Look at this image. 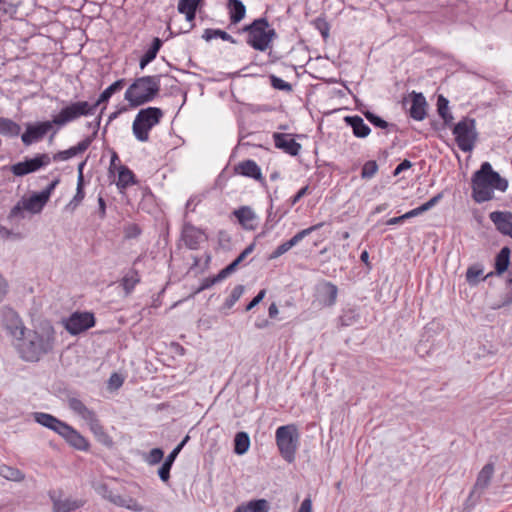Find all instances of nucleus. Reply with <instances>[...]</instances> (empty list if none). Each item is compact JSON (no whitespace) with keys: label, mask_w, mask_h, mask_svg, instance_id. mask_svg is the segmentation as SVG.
Instances as JSON below:
<instances>
[{"label":"nucleus","mask_w":512,"mask_h":512,"mask_svg":"<svg viewBox=\"0 0 512 512\" xmlns=\"http://www.w3.org/2000/svg\"><path fill=\"white\" fill-rule=\"evenodd\" d=\"M234 172L235 174L252 178L255 181H258L262 186L266 185V180L262 175L261 168L252 159H246L239 162L234 166Z\"/></svg>","instance_id":"nucleus-18"},{"label":"nucleus","mask_w":512,"mask_h":512,"mask_svg":"<svg viewBox=\"0 0 512 512\" xmlns=\"http://www.w3.org/2000/svg\"><path fill=\"white\" fill-rule=\"evenodd\" d=\"M50 162L51 158L47 153L37 154L34 158H26L22 162L11 165L10 171L15 176L22 177L47 166Z\"/></svg>","instance_id":"nucleus-12"},{"label":"nucleus","mask_w":512,"mask_h":512,"mask_svg":"<svg viewBox=\"0 0 512 512\" xmlns=\"http://www.w3.org/2000/svg\"><path fill=\"white\" fill-rule=\"evenodd\" d=\"M318 291L321 302L325 306L330 307L336 303L338 288L335 284L329 281H324L319 285Z\"/></svg>","instance_id":"nucleus-25"},{"label":"nucleus","mask_w":512,"mask_h":512,"mask_svg":"<svg viewBox=\"0 0 512 512\" xmlns=\"http://www.w3.org/2000/svg\"><path fill=\"white\" fill-rule=\"evenodd\" d=\"M142 233L141 227L136 223L127 224L124 227V237L125 239H135L139 237Z\"/></svg>","instance_id":"nucleus-49"},{"label":"nucleus","mask_w":512,"mask_h":512,"mask_svg":"<svg viewBox=\"0 0 512 512\" xmlns=\"http://www.w3.org/2000/svg\"><path fill=\"white\" fill-rule=\"evenodd\" d=\"M161 75L136 78L127 88L124 98L129 106L136 108L153 101L160 92Z\"/></svg>","instance_id":"nucleus-5"},{"label":"nucleus","mask_w":512,"mask_h":512,"mask_svg":"<svg viewBox=\"0 0 512 512\" xmlns=\"http://www.w3.org/2000/svg\"><path fill=\"white\" fill-rule=\"evenodd\" d=\"M266 290L262 289L258 292V294L247 304L245 311L252 310L255 306H257L265 297Z\"/></svg>","instance_id":"nucleus-55"},{"label":"nucleus","mask_w":512,"mask_h":512,"mask_svg":"<svg viewBox=\"0 0 512 512\" xmlns=\"http://www.w3.org/2000/svg\"><path fill=\"white\" fill-rule=\"evenodd\" d=\"M483 274V270L478 266H471L466 271V280L470 284H476L478 282V278Z\"/></svg>","instance_id":"nucleus-50"},{"label":"nucleus","mask_w":512,"mask_h":512,"mask_svg":"<svg viewBox=\"0 0 512 512\" xmlns=\"http://www.w3.org/2000/svg\"><path fill=\"white\" fill-rule=\"evenodd\" d=\"M233 214L244 229H256L257 225L254 223L256 215L250 207L242 206L239 209L234 210Z\"/></svg>","instance_id":"nucleus-26"},{"label":"nucleus","mask_w":512,"mask_h":512,"mask_svg":"<svg viewBox=\"0 0 512 512\" xmlns=\"http://www.w3.org/2000/svg\"><path fill=\"white\" fill-rule=\"evenodd\" d=\"M274 145L291 156H297L301 150V144L296 142L290 134L274 133Z\"/></svg>","instance_id":"nucleus-20"},{"label":"nucleus","mask_w":512,"mask_h":512,"mask_svg":"<svg viewBox=\"0 0 512 512\" xmlns=\"http://www.w3.org/2000/svg\"><path fill=\"white\" fill-rule=\"evenodd\" d=\"M311 24L314 26L316 30H318L324 41H327L330 35L331 25L327 21L326 17L321 15L314 20H312Z\"/></svg>","instance_id":"nucleus-42"},{"label":"nucleus","mask_w":512,"mask_h":512,"mask_svg":"<svg viewBox=\"0 0 512 512\" xmlns=\"http://www.w3.org/2000/svg\"><path fill=\"white\" fill-rule=\"evenodd\" d=\"M0 475L7 480L15 482H21L25 479V474L21 470L8 465L0 466Z\"/></svg>","instance_id":"nucleus-40"},{"label":"nucleus","mask_w":512,"mask_h":512,"mask_svg":"<svg viewBox=\"0 0 512 512\" xmlns=\"http://www.w3.org/2000/svg\"><path fill=\"white\" fill-rule=\"evenodd\" d=\"M98 215L101 219L106 217V202L102 196L98 197Z\"/></svg>","instance_id":"nucleus-60"},{"label":"nucleus","mask_w":512,"mask_h":512,"mask_svg":"<svg viewBox=\"0 0 512 512\" xmlns=\"http://www.w3.org/2000/svg\"><path fill=\"white\" fill-rule=\"evenodd\" d=\"M237 33L245 34L246 44L260 52L272 49L273 42L278 38L276 30L267 17L255 18L249 24L239 28Z\"/></svg>","instance_id":"nucleus-3"},{"label":"nucleus","mask_w":512,"mask_h":512,"mask_svg":"<svg viewBox=\"0 0 512 512\" xmlns=\"http://www.w3.org/2000/svg\"><path fill=\"white\" fill-rule=\"evenodd\" d=\"M8 293V282L0 274V303L4 300Z\"/></svg>","instance_id":"nucleus-59"},{"label":"nucleus","mask_w":512,"mask_h":512,"mask_svg":"<svg viewBox=\"0 0 512 512\" xmlns=\"http://www.w3.org/2000/svg\"><path fill=\"white\" fill-rule=\"evenodd\" d=\"M21 131L19 124L9 118L0 117V134L4 136L15 137Z\"/></svg>","instance_id":"nucleus-36"},{"label":"nucleus","mask_w":512,"mask_h":512,"mask_svg":"<svg viewBox=\"0 0 512 512\" xmlns=\"http://www.w3.org/2000/svg\"><path fill=\"white\" fill-rule=\"evenodd\" d=\"M162 45L163 41L160 38H153L150 47L145 51V53L139 60V67L141 70H143L149 63H151L156 58Z\"/></svg>","instance_id":"nucleus-28"},{"label":"nucleus","mask_w":512,"mask_h":512,"mask_svg":"<svg viewBox=\"0 0 512 512\" xmlns=\"http://www.w3.org/2000/svg\"><path fill=\"white\" fill-rule=\"evenodd\" d=\"M244 293V286L243 285H236L230 296L225 300L222 309L229 310L231 309L235 303L241 298V296Z\"/></svg>","instance_id":"nucleus-43"},{"label":"nucleus","mask_w":512,"mask_h":512,"mask_svg":"<svg viewBox=\"0 0 512 512\" xmlns=\"http://www.w3.org/2000/svg\"><path fill=\"white\" fill-rule=\"evenodd\" d=\"M422 209L419 207L415 208V209H412L408 212H406L405 214L401 215L402 216V219L403 221L407 220V219H410V218H413V217H416L420 214H422Z\"/></svg>","instance_id":"nucleus-61"},{"label":"nucleus","mask_w":512,"mask_h":512,"mask_svg":"<svg viewBox=\"0 0 512 512\" xmlns=\"http://www.w3.org/2000/svg\"><path fill=\"white\" fill-rule=\"evenodd\" d=\"M378 171V164L375 160L367 161L361 170V177L363 179H371Z\"/></svg>","instance_id":"nucleus-47"},{"label":"nucleus","mask_w":512,"mask_h":512,"mask_svg":"<svg viewBox=\"0 0 512 512\" xmlns=\"http://www.w3.org/2000/svg\"><path fill=\"white\" fill-rule=\"evenodd\" d=\"M227 277V274L222 269L217 275L203 279L200 286L194 291V294H198L206 289H209L210 287H212L216 283L221 282Z\"/></svg>","instance_id":"nucleus-41"},{"label":"nucleus","mask_w":512,"mask_h":512,"mask_svg":"<svg viewBox=\"0 0 512 512\" xmlns=\"http://www.w3.org/2000/svg\"><path fill=\"white\" fill-rule=\"evenodd\" d=\"M163 457H164V452L161 448H153L152 450H150V452L145 457V461L149 465L153 466V465L160 463L162 461Z\"/></svg>","instance_id":"nucleus-48"},{"label":"nucleus","mask_w":512,"mask_h":512,"mask_svg":"<svg viewBox=\"0 0 512 512\" xmlns=\"http://www.w3.org/2000/svg\"><path fill=\"white\" fill-rule=\"evenodd\" d=\"M442 198H443L442 192L438 193L437 195L432 197L429 201L425 202L424 204H422L420 206V208L422 209V212L424 213V212L430 210L432 207H434L436 204H438Z\"/></svg>","instance_id":"nucleus-54"},{"label":"nucleus","mask_w":512,"mask_h":512,"mask_svg":"<svg viewBox=\"0 0 512 512\" xmlns=\"http://www.w3.org/2000/svg\"><path fill=\"white\" fill-rule=\"evenodd\" d=\"M62 490H49L48 496L53 504V512H74L84 505V501L77 499L62 500Z\"/></svg>","instance_id":"nucleus-15"},{"label":"nucleus","mask_w":512,"mask_h":512,"mask_svg":"<svg viewBox=\"0 0 512 512\" xmlns=\"http://www.w3.org/2000/svg\"><path fill=\"white\" fill-rule=\"evenodd\" d=\"M510 249L507 246L501 248L495 257V273L497 275L503 274L507 271L510 264Z\"/></svg>","instance_id":"nucleus-33"},{"label":"nucleus","mask_w":512,"mask_h":512,"mask_svg":"<svg viewBox=\"0 0 512 512\" xmlns=\"http://www.w3.org/2000/svg\"><path fill=\"white\" fill-rule=\"evenodd\" d=\"M59 182H60V180L58 178L53 180L44 190L41 191L42 195L49 200L53 190L55 189V187L58 185Z\"/></svg>","instance_id":"nucleus-58"},{"label":"nucleus","mask_w":512,"mask_h":512,"mask_svg":"<svg viewBox=\"0 0 512 512\" xmlns=\"http://www.w3.org/2000/svg\"><path fill=\"white\" fill-rule=\"evenodd\" d=\"M47 202L48 199L41 192L34 193L28 199L23 200V207L32 213H39Z\"/></svg>","instance_id":"nucleus-29"},{"label":"nucleus","mask_w":512,"mask_h":512,"mask_svg":"<svg viewBox=\"0 0 512 512\" xmlns=\"http://www.w3.org/2000/svg\"><path fill=\"white\" fill-rule=\"evenodd\" d=\"M412 167V163L408 159H404L393 171V176H398L401 172Z\"/></svg>","instance_id":"nucleus-56"},{"label":"nucleus","mask_w":512,"mask_h":512,"mask_svg":"<svg viewBox=\"0 0 512 512\" xmlns=\"http://www.w3.org/2000/svg\"><path fill=\"white\" fill-rule=\"evenodd\" d=\"M323 225H324V223H318V224L312 225V226H310V227H308L306 229H303V230L299 231L291 239H289L288 241H286V242L282 243L281 245H279L269 255L268 258L270 260H272V259H276V258L280 257L281 255H283L284 253L289 251L292 247L297 245L306 236L310 235L314 231L319 230Z\"/></svg>","instance_id":"nucleus-16"},{"label":"nucleus","mask_w":512,"mask_h":512,"mask_svg":"<svg viewBox=\"0 0 512 512\" xmlns=\"http://www.w3.org/2000/svg\"><path fill=\"white\" fill-rule=\"evenodd\" d=\"M204 5V0H179L177 9H199Z\"/></svg>","instance_id":"nucleus-51"},{"label":"nucleus","mask_w":512,"mask_h":512,"mask_svg":"<svg viewBox=\"0 0 512 512\" xmlns=\"http://www.w3.org/2000/svg\"><path fill=\"white\" fill-rule=\"evenodd\" d=\"M362 113L374 127L386 130L387 134L390 132H396L398 129L396 124L387 122L369 110L363 111Z\"/></svg>","instance_id":"nucleus-30"},{"label":"nucleus","mask_w":512,"mask_h":512,"mask_svg":"<svg viewBox=\"0 0 512 512\" xmlns=\"http://www.w3.org/2000/svg\"><path fill=\"white\" fill-rule=\"evenodd\" d=\"M84 186V179L82 177L81 179H77L76 194L74 195L72 200L66 205L65 209L67 211L73 212L81 204L85 197Z\"/></svg>","instance_id":"nucleus-38"},{"label":"nucleus","mask_w":512,"mask_h":512,"mask_svg":"<svg viewBox=\"0 0 512 512\" xmlns=\"http://www.w3.org/2000/svg\"><path fill=\"white\" fill-rule=\"evenodd\" d=\"M412 105L409 110L410 117L416 121H422L427 115V101L422 93H411Z\"/></svg>","instance_id":"nucleus-24"},{"label":"nucleus","mask_w":512,"mask_h":512,"mask_svg":"<svg viewBox=\"0 0 512 512\" xmlns=\"http://www.w3.org/2000/svg\"><path fill=\"white\" fill-rule=\"evenodd\" d=\"M32 416L36 423L54 431L75 449L80 451H87L89 449L90 444L88 440L66 422L45 412H34Z\"/></svg>","instance_id":"nucleus-4"},{"label":"nucleus","mask_w":512,"mask_h":512,"mask_svg":"<svg viewBox=\"0 0 512 512\" xmlns=\"http://www.w3.org/2000/svg\"><path fill=\"white\" fill-rule=\"evenodd\" d=\"M437 112L443 119L444 125L450 127L453 121V116L449 112V101L443 95H439L437 98Z\"/></svg>","instance_id":"nucleus-35"},{"label":"nucleus","mask_w":512,"mask_h":512,"mask_svg":"<svg viewBox=\"0 0 512 512\" xmlns=\"http://www.w3.org/2000/svg\"><path fill=\"white\" fill-rule=\"evenodd\" d=\"M100 122H101V116L99 115L95 120V124H94L95 131L91 136L86 137L85 139L80 141L76 146H73L67 150L59 151V152L55 153L53 155L52 159L54 161H65V160H68V159L78 155V154L84 153L89 148L92 141L94 140V137L96 136L97 130L100 126Z\"/></svg>","instance_id":"nucleus-14"},{"label":"nucleus","mask_w":512,"mask_h":512,"mask_svg":"<svg viewBox=\"0 0 512 512\" xmlns=\"http://www.w3.org/2000/svg\"><path fill=\"white\" fill-rule=\"evenodd\" d=\"M177 10L180 14L185 15L186 20L191 23L190 29L188 31L193 29L195 27L194 20L196 18V13H197L198 9H177Z\"/></svg>","instance_id":"nucleus-53"},{"label":"nucleus","mask_w":512,"mask_h":512,"mask_svg":"<svg viewBox=\"0 0 512 512\" xmlns=\"http://www.w3.org/2000/svg\"><path fill=\"white\" fill-rule=\"evenodd\" d=\"M226 9L229 16L228 29L239 24L246 16V6L241 0H227Z\"/></svg>","instance_id":"nucleus-21"},{"label":"nucleus","mask_w":512,"mask_h":512,"mask_svg":"<svg viewBox=\"0 0 512 512\" xmlns=\"http://www.w3.org/2000/svg\"><path fill=\"white\" fill-rule=\"evenodd\" d=\"M172 464L164 461L161 467L158 469V475L159 478L163 482H168L170 479V470H171Z\"/></svg>","instance_id":"nucleus-52"},{"label":"nucleus","mask_w":512,"mask_h":512,"mask_svg":"<svg viewBox=\"0 0 512 512\" xmlns=\"http://www.w3.org/2000/svg\"><path fill=\"white\" fill-rule=\"evenodd\" d=\"M164 113L158 107H147L141 109L132 124V131L135 138L141 142L149 140L150 130L160 123Z\"/></svg>","instance_id":"nucleus-8"},{"label":"nucleus","mask_w":512,"mask_h":512,"mask_svg":"<svg viewBox=\"0 0 512 512\" xmlns=\"http://www.w3.org/2000/svg\"><path fill=\"white\" fill-rule=\"evenodd\" d=\"M95 325V317L90 312H75L65 321V329L72 335H78Z\"/></svg>","instance_id":"nucleus-13"},{"label":"nucleus","mask_w":512,"mask_h":512,"mask_svg":"<svg viewBox=\"0 0 512 512\" xmlns=\"http://www.w3.org/2000/svg\"><path fill=\"white\" fill-rule=\"evenodd\" d=\"M298 512H312V501L310 498H305L302 501Z\"/></svg>","instance_id":"nucleus-62"},{"label":"nucleus","mask_w":512,"mask_h":512,"mask_svg":"<svg viewBox=\"0 0 512 512\" xmlns=\"http://www.w3.org/2000/svg\"><path fill=\"white\" fill-rule=\"evenodd\" d=\"M202 38L205 41H207V42H209V41H211L212 39H215V38H220L223 41H227V42H229L231 44H237L238 43V41L233 36H231L228 32H226L224 30H221V29L207 28V29L204 30Z\"/></svg>","instance_id":"nucleus-34"},{"label":"nucleus","mask_w":512,"mask_h":512,"mask_svg":"<svg viewBox=\"0 0 512 512\" xmlns=\"http://www.w3.org/2000/svg\"><path fill=\"white\" fill-rule=\"evenodd\" d=\"M254 249L255 243H251L236 257V259H234L229 265L223 268L227 276L235 272L239 264L243 262L245 258L254 251Z\"/></svg>","instance_id":"nucleus-39"},{"label":"nucleus","mask_w":512,"mask_h":512,"mask_svg":"<svg viewBox=\"0 0 512 512\" xmlns=\"http://www.w3.org/2000/svg\"><path fill=\"white\" fill-rule=\"evenodd\" d=\"M137 183L134 173L124 165L118 167V181L116 183L120 190L126 189L127 187Z\"/></svg>","instance_id":"nucleus-31"},{"label":"nucleus","mask_w":512,"mask_h":512,"mask_svg":"<svg viewBox=\"0 0 512 512\" xmlns=\"http://www.w3.org/2000/svg\"><path fill=\"white\" fill-rule=\"evenodd\" d=\"M250 447V437L248 433L240 431L234 438V453L237 455L245 454Z\"/></svg>","instance_id":"nucleus-37"},{"label":"nucleus","mask_w":512,"mask_h":512,"mask_svg":"<svg viewBox=\"0 0 512 512\" xmlns=\"http://www.w3.org/2000/svg\"><path fill=\"white\" fill-rule=\"evenodd\" d=\"M275 440L282 458L288 463L295 460L299 445V433L294 424L284 425L277 428Z\"/></svg>","instance_id":"nucleus-9"},{"label":"nucleus","mask_w":512,"mask_h":512,"mask_svg":"<svg viewBox=\"0 0 512 512\" xmlns=\"http://www.w3.org/2000/svg\"><path fill=\"white\" fill-rule=\"evenodd\" d=\"M3 325L15 338H20L24 335L25 327L17 312L10 307H3L1 310Z\"/></svg>","instance_id":"nucleus-17"},{"label":"nucleus","mask_w":512,"mask_h":512,"mask_svg":"<svg viewBox=\"0 0 512 512\" xmlns=\"http://www.w3.org/2000/svg\"><path fill=\"white\" fill-rule=\"evenodd\" d=\"M249 512H268L270 504L266 499H254L245 506Z\"/></svg>","instance_id":"nucleus-44"},{"label":"nucleus","mask_w":512,"mask_h":512,"mask_svg":"<svg viewBox=\"0 0 512 512\" xmlns=\"http://www.w3.org/2000/svg\"><path fill=\"white\" fill-rule=\"evenodd\" d=\"M268 315L270 318H275L278 315V308L275 303H272L268 308Z\"/></svg>","instance_id":"nucleus-64"},{"label":"nucleus","mask_w":512,"mask_h":512,"mask_svg":"<svg viewBox=\"0 0 512 512\" xmlns=\"http://www.w3.org/2000/svg\"><path fill=\"white\" fill-rule=\"evenodd\" d=\"M69 409L84 421L87 422L91 432L101 444L111 447L113 445L112 438L105 431L103 425L97 417V414L92 409H89L82 400L76 397H68L67 399Z\"/></svg>","instance_id":"nucleus-7"},{"label":"nucleus","mask_w":512,"mask_h":512,"mask_svg":"<svg viewBox=\"0 0 512 512\" xmlns=\"http://www.w3.org/2000/svg\"><path fill=\"white\" fill-rule=\"evenodd\" d=\"M70 111L69 106L66 105L57 115L53 116L52 120L27 125L25 132L21 136L22 142L29 146L34 142L40 141L53 126H56L51 135V138H53L60 128L76 120Z\"/></svg>","instance_id":"nucleus-6"},{"label":"nucleus","mask_w":512,"mask_h":512,"mask_svg":"<svg viewBox=\"0 0 512 512\" xmlns=\"http://www.w3.org/2000/svg\"><path fill=\"white\" fill-rule=\"evenodd\" d=\"M489 218L494 223L498 231L512 238L511 212L494 211L490 213Z\"/></svg>","instance_id":"nucleus-22"},{"label":"nucleus","mask_w":512,"mask_h":512,"mask_svg":"<svg viewBox=\"0 0 512 512\" xmlns=\"http://www.w3.org/2000/svg\"><path fill=\"white\" fill-rule=\"evenodd\" d=\"M140 274L137 269L131 268L122 278L121 286L126 295L132 293L136 285L140 282Z\"/></svg>","instance_id":"nucleus-32"},{"label":"nucleus","mask_w":512,"mask_h":512,"mask_svg":"<svg viewBox=\"0 0 512 512\" xmlns=\"http://www.w3.org/2000/svg\"><path fill=\"white\" fill-rule=\"evenodd\" d=\"M507 187V180L494 171L489 162H483L471 178L472 198L476 203L493 199L494 190L504 192Z\"/></svg>","instance_id":"nucleus-2"},{"label":"nucleus","mask_w":512,"mask_h":512,"mask_svg":"<svg viewBox=\"0 0 512 512\" xmlns=\"http://www.w3.org/2000/svg\"><path fill=\"white\" fill-rule=\"evenodd\" d=\"M207 239L206 234L200 228L195 227L191 223H186L182 230V240L185 246L191 250L199 248L200 243Z\"/></svg>","instance_id":"nucleus-19"},{"label":"nucleus","mask_w":512,"mask_h":512,"mask_svg":"<svg viewBox=\"0 0 512 512\" xmlns=\"http://www.w3.org/2000/svg\"><path fill=\"white\" fill-rule=\"evenodd\" d=\"M353 311L349 310L346 312L343 316H341V321L343 325H349L351 324V320L354 318Z\"/></svg>","instance_id":"nucleus-63"},{"label":"nucleus","mask_w":512,"mask_h":512,"mask_svg":"<svg viewBox=\"0 0 512 512\" xmlns=\"http://www.w3.org/2000/svg\"><path fill=\"white\" fill-rule=\"evenodd\" d=\"M125 84L126 80L124 78L115 81L100 94L95 103L90 104L87 101H76L69 103L68 106L71 110L70 112H72L71 114H73L76 120L82 116L93 115L99 105L102 103H107L114 93L123 89Z\"/></svg>","instance_id":"nucleus-10"},{"label":"nucleus","mask_w":512,"mask_h":512,"mask_svg":"<svg viewBox=\"0 0 512 512\" xmlns=\"http://www.w3.org/2000/svg\"><path fill=\"white\" fill-rule=\"evenodd\" d=\"M18 344L20 357L28 362H38L44 355L52 352L55 344V330L44 326L40 330L24 331Z\"/></svg>","instance_id":"nucleus-1"},{"label":"nucleus","mask_w":512,"mask_h":512,"mask_svg":"<svg viewBox=\"0 0 512 512\" xmlns=\"http://www.w3.org/2000/svg\"><path fill=\"white\" fill-rule=\"evenodd\" d=\"M100 489L102 490V495L104 498L108 499L115 505L121 507L125 506V499L120 495L113 494V492L108 489L107 485H101Z\"/></svg>","instance_id":"nucleus-45"},{"label":"nucleus","mask_w":512,"mask_h":512,"mask_svg":"<svg viewBox=\"0 0 512 512\" xmlns=\"http://www.w3.org/2000/svg\"><path fill=\"white\" fill-rule=\"evenodd\" d=\"M269 80H270L271 86L276 90H281V91H285V92H292V90H293V87L290 83L284 81L283 79H281L273 74L269 76Z\"/></svg>","instance_id":"nucleus-46"},{"label":"nucleus","mask_w":512,"mask_h":512,"mask_svg":"<svg viewBox=\"0 0 512 512\" xmlns=\"http://www.w3.org/2000/svg\"><path fill=\"white\" fill-rule=\"evenodd\" d=\"M309 190V186L306 185L303 188H301L291 199H290V205L294 206L297 202L300 201L301 198H303Z\"/></svg>","instance_id":"nucleus-57"},{"label":"nucleus","mask_w":512,"mask_h":512,"mask_svg":"<svg viewBox=\"0 0 512 512\" xmlns=\"http://www.w3.org/2000/svg\"><path fill=\"white\" fill-rule=\"evenodd\" d=\"M344 121L352 128L353 134L357 138H365L371 132L370 127L365 124L364 120L358 115L346 116Z\"/></svg>","instance_id":"nucleus-27"},{"label":"nucleus","mask_w":512,"mask_h":512,"mask_svg":"<svg viewBox=\"0 0 512 512\" xmlns=\"http://www.w3.org/2000/svg\"><path fill=\"white\" fill-rule=\"evenodd\" d=\"M494 474V464L487 463L479 472L473 490L471 491L469 498H472L476 493H482L490 484L492 476Z\"/></svg>","instance_id":"nucleus-23"},{"label":"nucleus","mask_w":512,"mask_h":512,"mask_svg":"<svg viewBox=\"0 0 512 512\" xmlns=\"http://www.w3.org/2000/svg\"><path fill=\"white\" fill-rule=\"evenodd\" d=\"M452 133L458 148L463 152H471L478 139L476 120L468 116L463 117L454 125Z\"/></svg>","instance_id":"nucleus-11"}]
</instances>
